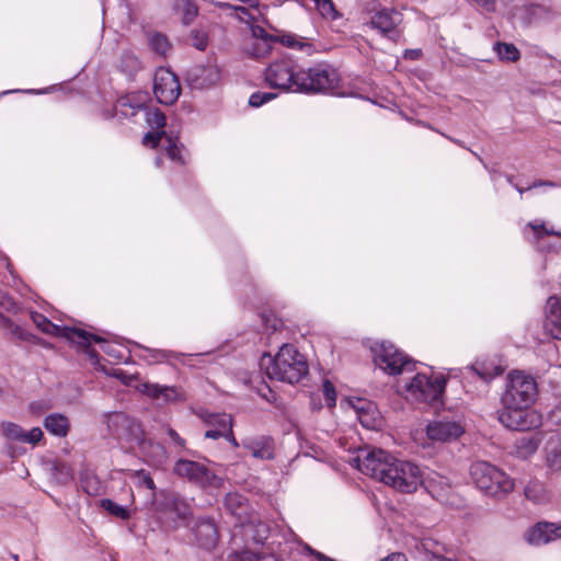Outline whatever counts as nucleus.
Segmentation results:
<instances>
[{"label":"nucleus","instance_id":"obj_12","mask_svg":"<svg viewBox=\"0 0 561 561\" xmlns=\"http://www.w3.org/2000/svg\"><path fill=\"white\" fill-rule=\"evenodd\" d=\"M499 421L513 431H531L542 424V415L530 407L502 408Z\"/></svg>","mask_w":561,"mask_h":561},{"label":"nucleus","instance_id":"obj_35","mask_svg":"<svg viewBox=\"0 0 561 561\" xmlns=\"http://www.w3.org/2000/svg\"><path fill=\"white\" fill-rule=\"evenodd\" d=\"M540 440L535 437L523 436L516 440V454L520 458H528L534 455L539 447Z\"/></svg>","mask_w":561,"mask_h":561},{"label":"nucleus","instance_id":"obj_33","mask_svg":"<svg viewBox=\"0 0 561 561\" xmlns=\"http://www.w3.org/2000/svg\"><path fill=\"white\" fill-rule=\"evenodd\" d=\"M147 355H144L142 358L147 360L148 364H158L163 362H171L172 359H179L180 357H184V354H178L172 351L164 350H156V348H147L142 347Z\"/></svg>","mask_w":561,"mask_h":561},{"label":"nucleus","instance_id":"obj_55","mask_svg":"<svg viewBox=\"0 0 561 561\" xmlns=\"http://www.w3.org/2000/svg\"><path fill=\"white\" fill-rule=\"evenodd\" d=\"M226 433H227L226 431L220 430V428H210V430L206 431L205 437L211 438V439H218L220 437H225Z\"/></svg>","mask_w":561,"mask_h":561},{"label":"nucleus","instance_id":"obj_47","mask_svg":"<svg viewBox=\"0 0 561 561\" xmlns=\"http://www.w3.org/2000/svg\"><path fill=\"white\" fill-rule=\"evenodd\" d=\"M133 478L138 486H144L151 491L156 489V484L152 478L150 477L149 472L145 470L135 471Z\"/></svg>","mask_w":561,"mask_h":561},{"label":"nucleus","instance_id":"obj_46","mask_svg":"<svg viewBox=\"0 0 561 561\" xmlns=\"http://www.w3.org/2000/svg\"><path fill=\"white\" fill-rule=\"evenodd\" d=\"M275 98L276 94L273 92H254L249 98V105L252 107H260Z\"/></svg>","mask_w":561,"mask_h":561},{"label":"nucleus","instance_id":"obj_42","mask_svg":"<svg viewBox=\"0 0 561 561\" xmlns=\"http://www.w3.org/2000/svg\"><path fill=\"white\" fill-rule=\"evenodd\" d=\"M525 496L534 503H543L548 500L547 491L540 483L528 484L525 489Z\"/></svg>","mask_w":561,"mask_h":561},{"label":"nucleus","instance_id":"obj_9","mask_svg":"<svg viewBox=\"0 0 561 561\" xmlns=\"http://www.w3.org/2000/svg\"><path fill=\"white\" fill-rule=\"evenodd\" d=\"M375 365L389 375L412 371L414 365L390 342H376L370 347Z\"/></svg>","mask_w":561,"mask_h":561},{"label":"nucleus","instance_id":"obj_50","mask_svg":"<svg viewBox=\"0 0 561 561\" xmlns=\"http://www.w3.org/2000/svg\"><path fill=\"white\" fill-rule=\"evenodd\" d=\"M528 226L534 230V232L539 237L541 234H548V236H561V232L554 231L552 229H547L545 227L543 222H539L538 220H535L533 222H529Z\"/></svg>","mask_w":561,"mask_h":561},{"label":"nucleus","instance_id":"obj_23","mask_svg":"<svg viewBox=\"0 0 561 561\" xmlns=\"http://www.w3.org/2000/svg\"><path fill=\"white\" fill-rule=\"evenodd\" d=\"M225 506L226 510L239 520V523L233 526H254V520H247L250 505L243 495L239 493H228L225 499Z\"/></svg>","mask_w":561,"mask_h":561},{"label":"nucleus","instance_id":"obj_36","mask_svg":"<svg viewBox=\"0 0 561 561\" xmlns=\"http://www.w3.org/2000/svg\"><path fill=\"white\" fill-rule=\"evenodd\" d=\"M101 507L121 520H127L131 516V510L128 506L119 505L110 499L102 500Z\"/></svg>","mask_w":561,"mask_h":561},{"label":"nucleus","instance_id":"obj_51","mask_svg":"<svg viewBox=\"0 0 561 561\" xmlns=\"http://www.w3.org/2000/svg\"><path fill=\"white\" fill-rule=\"evenodd\" d=\"M465 370H466V374H476L484 381H489L492 379L491 373H488V371L481 369L479 363H476L471 366L466 367Z\"/></svg>","mask_w":561,"mask_h":561},{"label":"nucleus","instance_id":"obj_62","mask_svg":"<svg viewBox=\"0 0 561 561\" xmlns=\"http://www.w3.org/2000/svg\"><path fill=\"white\" fill-rule=\"evenodd\" d=\"M207 526H216V523L214 520L207 522Z\"/></svg>","mask_w":561,"mask_h":561},{"label":"nucleus","instance_id":"obj_4","mask_svg":"<svg viewBox=\"0 0 561 561\" xmlns=\"http://www.w3.org/2000/svg\"><path fill=\"white\" fill-rule=\"evenodd\" d=\"M260 367L270 379L290 385L299 382L308 374L306 357L293 344H283L275 356L264 353Z\"/></svg>","mask_w":561,"mask_h":561},{"label":"nucleus","instance_id":"obj_37","mask_svg":"<svg viewBox=\"0 0 561 561\" xmlns=\"http://www.w3.org/2000/svg\"><path fill=\"white\" fill-rule=\"evenodd\" d=\"M150 48L158 55L165 57L171 50V44L168 37L161 33H150L148 35Z\"/></svg>","mask_w":561,"mask_h":561},{"label":"nucleus","instance_id":"obj_40","mask_svg":"<svg viewBox=\"0 0 561 561\" xmlns=\"http://www.w3.org/2000/svg\"><path fill=\"white\" fill-rule=\"evenodd\" d=\"M176 7L182 13V22L185 25L191 24L198 14L197 5L193 0H179Z\"/></svg>","mask_w":561,"mask_h":561},{"label":"nucleus","instance_id":"obj_1","mask_svg":"<svg viewBox=\"0 0 561 561\" xmlns=\"http://www.w3.org/2000/svg\"><path fill=\"white\" fill-rule=\"evenodd\" d=\"M267 87L284 93H333L340 76L329 65L318 64L309 68L291 57H283L268 64L264 70Z\"/></svg>","mask_w":561,"mask_h":561},{"label":"nucleus","instance_id":"obj_34","mask_svg":"<svg viewBox=\"0 0 561 561\" xmlns=\"http://www.w3.org/2000/svg\"><path fill=\"white\" fill-rule=\"evenodd\" d=\"M168 506L178 517L185 519L192 514L191 503L179 494L168 497Z\"/></svg>","mask_w":561,"mask_h":561},{"label":"nucleus","instance_id":"obj_60","mask_svg":"<svg viewBox=\"0 0 561 561\" xmlns=\"http://www.w3.org/2000/svg\"><path fill=\"white\" fill-rule=\"evenodd\" d=\"M534 526H545V527H548V526H559V525L556 524V523H550V522H537V523H535Z\"/></svg>","mask_w":561,"mask_h":561},{"label":"nucleus","instance_id":"obj_13","mask_svg":"<svg viewBox=\"0 0 561 561\" xmlns=\"http://www.w3.org/2000/svg\"><path fill=\"white\" fill-rule=\"evenodd\" d=\"M465 433L463 419L460 415H443L426 425L428 439L448 443L458 439Z\"/></svg>","mask_w":561,"mask_h":561},{"label":"nucleus","instance_id":"obj_7","mask_svg":"<svg viewBox=\"0 0 561 561\" xmlns=\"http://www.w3.org/2000/svg\"><path fill=\"white\" fill-rule=\"evenodd\" d=\"M470 478L485 495L501 497L514 490V481L503 470L488 461H476L470 467Z\"/></svg>","mask_w":561,"mask_h":561},{"label":"nucleus","instance_id":"obj_39","mask_svg":"<svg viewBox=\"0 0 561 561\" xmlns=\"http://www.w3.org/2000/svg\"><path fill=\"white\" fill-rule=\"evenodd\" d=\"M206 423L213 428H220L227 432L232 428L233 421L230 414L214 413L207 416Z\"/></svg>","mask_w":561,"mask_h":561},{"label":"nucleus","instance_id":"obj_52","mask_svg":"<svg viewBox=\"0 0 561 561\" xmlns=\"http://www.w3.org/2000/svg\"><path fill=\"white\" fill-rule=\"evenodd\" d=\"M548 419L556 425H561V400L549 411Z\"/></svg>","mask_w":561,"mask_h":561},{"label":"nucleus","instance_id":"obj_25","mask_svg":"<svg viewBox=\"0 0 561 561\" xmlns=\"http://www.w3.org/2000/svg\"><path fill=\"white\" fill-rule=\"evenodd\" d=\"M242 447L257 459L265 460L274 457V442L268 436L248 437L242 440Z\"/></svg>","mask_w":561,"mask_h":561},{"label":"nucleus","instance_id":"obj_45","mask_svg":"<svg viewBox=\"0 0 561 561\" xmlns=\"http://www.w3.org/2000/svg\"><path fill=\"white\" fill-rule=\"evenodd\" d=\"M219 7L221 9H231V10H233L234 13H236V18L239 21H241V22L250 23V21H252L254 19L253 15L250 12V9H248V8L239 7V5H232V4H229V3H220Z\"/></svg>","mask_w":561,"mask_h":561},{"label":"nucleus","instance_id":"obj_61","mask_svg":"<svg viewBox=\"0 0 561 561\" xmlns=\"http://www.w3.org/2000/svg\"><path fill=\"white\" fill-rule=\"evenodd\" d=\"M161 163H162V157H161V156H159V157H157V159H156V164H157L158 167H160V165H161Z\"/></svg>","mask_w":561,"mask_h":561},{"label":"nucleus","instance_id":"obj_43","mask_svg":"<svg viewBox=\"0 0 561 561\" xmlns=\"http://www.w3.org/2000/svg\"><path fill=\"white\" fill-rule=\"evenodd\" d=\"M546 463L552 472L561 470V447H552L548 449Z\"/></svg>","mask_w":561,"mask_h":561},{"label":"nucleus","instance_id":"obj_21","mask_svg":"<svg viewBox=\"0 0 561 561\" xmlns=\"http://www.w3.org/2000/svg\"><path fill=\"white\" fill-rule=\"evenodd\" d=\"M353 409L357 420L365 428L375 430L380 425V413L375 403L357 399L353 403Z\"/></svg>","mask_w":561,"mask_h":561},{"label":"nucleus","instance_id":"obj_17","mask_svg":"<svg viewBox=\"0 0 561 561\" xmlns=\"http://www.w3.org/2000/svg\"><path fill=\"white\" fill-rule=\"evenodd\" d=\"M0 434L9 443H21L31 446H36L44 437L41 427H33L25 431L20 424L2 421L0 423Z\"/></svg>","mask_w":561,"mask_h":561},{"label":"nucleus","instance_id":"obj_48","mask_svg":"<svg viewBox=\"0 0 561 561\" xmlns=\"http://www.w3.org/2000/svg\"><path fill=\"white\" fill-rule=\"evenodd\" d=\"M192 45L198 50H205L208 46V35L205 31L194 30L192 31Z\"/></svg>","mask_w":561,"mask_h":561},{"label":"nucleus","instance_id":"obj_16","mask_svg":"<svg viewBox=\"0 0 561 561\" xmlns=\"http://www.w3.org/2000/svg\"><path fill=\"white\" fill-rule=\"evenodd\" d=\"M31 319L34 324L46 334L64 337L77 345H87L89 343L87 331L82 329L55 324L38 312H32Z\"/></svg>","mask_w":561,"mask_h":561},{"label":"nucleus","instance_id":"obj_2","mask_svg":"<svg viewBox=\"0 0 561 561\" xmlns=\"http://www.w3.org/2000/svg\"><path fill=\"white\" fill-rule=\"evenodd\" d=\"M355 460L362 473L394 491L413 493L424 483V474L417 463L397 458L385 449H364Z\"/></svg>","mask_w":561,"mask_h":561},{"label":"nucleus","instance_id":"obj_14","mask_svg":"<svg viewBox=\"0 0 561 561\" xmlns=\"http://www.w3.org/2000/svg\"><path fill=\"white\" fill-rule=\"evenodd\" d=\"M402 14L396 9L382 8L375 11L368 25L381 36L398 42L402 34Z\"/></svg>","mask_w":561,"mask_h":561},{"label":"nucleus","instance_id":"obj_11","mask_svg":"<svg viewBox=\"0 0 561 561\" xmlns=\"http://www.w3.org/2000/svg\"><path fill=\"white\" fill-rule=\"evenodd\" d=\"M173 473L202 488H219L222 483V479L208 467L194 460L178 459L173 466Z\"/></svg>","mask_w":561,"mask_h":561},{"label":"nucleus","instance_id":"obj_32","mask_svg":"<svg viewBox=\"0 0 561 561\" xmlns=\"http://www.w3.org/2000/svg\"><path fill=\"white\" fill-rule=\"evenodd\" d=\"M493 51L504 62H515L520 58L518 48L512 43L496 42L493 44Z\"/></svg>","mask_w":561,"mask_h":561},{"label":"nucleus","instance_id":"obj_26","mask_svg":"<svg viewBox=\"0 0 561 561\" xmlns=\"http://www.w3.org/2000/svg\"><path fill=\"white\" fill-rule=\"evenodd\" d=\"M88 336H89V343L87 345H79L80 347H82L85 352V354L89 356L91 363L96 366L99 365V354L96 353V351H94L93 348H91V342H95V343H99L101 344V348L104 353H106L107 355L112 356L113 358L117 359V360H121L124 358V354H123V351L117 347L116 345L107 342L105 339L99 336V335H94V334H91V333H88Z\"/></svg>","mask_w":561,"mask_h":561},{"label":"nucleus","instance_id":"obj_59","mask_svg":"<svg viewBox=\"0 0 561 561\" xmlns=\"http://www.w3.org/2000/svg\"><path fill=\"white\" fill-rule=\"evenodd\" d=\"M225 438L233 446V447H239V443L238 440L236 439L233 433H232V428L230 431H227L226 433V436Z\"/></svg>","mask_w":561,"mask_h":561},{"label":"nucleus","instance_id":"obj_5","mask_svg":"<svg viewBox=\"0 0 561 561\" xmlns=\"http://www.w3.org/2000/svg\"><path fill=\"white\" fill-rule=\"evenodd\" d=\"M251 39L245 46V53L253 58H265L272 53L274 43H280L287 48L304 53L308 56L314 53V45L308 37L299 36L295 33L277 31L276 34H270L260 25L250 26Z\"/></svg>","mask_w":561,"mask_h":561},{"label":"nucleus","instance_id":"obj_24","mask_svg":"<svg viewBox=\"0 0 561 561\" xmlns=\"http://www.w3.org/2000/svg\"><path fill=\"white\" fill-rule=\"evenodd\" d=\"M545 327L553 339L561 340V299L557 296L547 300Z\"/></svg>","mask_w":561,"mask_h":561},{"label":"nucleus","instance_id":"obj_18","mask_svg":"<svg viewBox=\"0 0 561 561\" xmlns=\"http://www.w3.org/2000/svg\"><path fill=\"white\" fill-rule=\"evenodd\" d=\"M424 483L437 501L455 507L463 505V499L455 491L447 478L435 474L426 480L424 479Z\"/></svg>","mask_w":561,"mask_h":561},{"label":"nucleus","instance_id":"obj_56","mask_svg":"<svg viewBox=\"0 0 561 561\" xmlns=\"http://www.w3.org/2000/svg\"><path fill=\"white\" fill-rule=\"evenodd\" d=\"M422 55L421 49H407L404 51V58L411 60H417Z\"/></svg>","mask_w":561,"mask_h":561},{"label":"nucleus","instance_id":"obj_30","mask_svg":"<svg viewBox=\"0 0 561 561\" xmlns=\"http://www.w3.org/2000/svg\"><path fill=\"white\" fill-rule=\"evenodd\" d=\"M47 432L56 437H66L70 430L69 419L61 413H50L43 421Z\"/></svg>","mask_w":561,"mask_h":561},{"label":"nucleus","instance_id":"obj_6","mask_svg":"<svg viewBox=\"0 0 561 561\" xmlns=\"http://www.w3.org/2000/svg\"><path fill=\"white\" fill-rule=\"evenodd\" d=\"M446 382L447 379L442 374L416 373L405 379L400 389L410 401L436 405L442 403Z\"/></svg>","mask_w":561,"mask_h":561},{"label":"nucleus","instance_id":"obj_29","mask_svg":"<svg viewBox=\"0 0 561 561\" xmlns=\"http://www.w3.org/2000/svg\"><path fill=\"white\" fill-rule=\"evenodd\" d=\"M139 447L146 461L151 466H161L167 459L165 449L159 443L144 438L139 442Z\"/></svg>","mask_w":561,"mask_h":561},{"label":"nucleus","instance_id":"obj_15","mask_svg":"<svg viewBox=\"0 0 561 561\" xmlns=\"http://www.w3.org/2000/svg\"><path fill=\"white\" fill-rule=\"evenodd\" d=\"M153 93L159 103L172 105L181 95L178 77L171 70L160 67L153 77Z\"/></svg>","mask_w":561,"mask_h":561},{"label":"nucleus","instance_id":"obj_19","mask_svg":"<svg viewBox=\"0 0 561 561\" xmlns=\"http://www.w3.org/2000/svg\"><path fill=\"white\" fill-rule=\"evenodd\" d=\"M137 390L152 400H162L164 403H175L185 400L184 391L175 386H162L152 382H142Z\"/></svg>","mask_w":561,"mask_h":561},{"label":"nucleus","instance_id":"obj_53","mask_svg":"<svg viewBox=\"0 0 561 561\" xmlns=\"http://www.w3.org/2000/svg\"><path fill=\"white\" fill-rule=\"evenodd\" d=\"M167 434L176 447L185 449V440L173 428H168Z\"/></svg>","mask_w":561,"mask_h":561},{"label":"nucleus","instance_id":"obj_38","mask_svg":"<svg viewBox=\"0 0 561 561\" xmlns=\"http://www.w3.org/2000/svg\"><path fill=\"white\" fill-rule=\"evenodd\" d=\"M130 423V420L124 413H114L108 416L107 425L110 431L116 437H122L124 435L121 428H125Z\"/></svg>","mask_w":561,"mask_h":561},{"label":"nucleus","instance_id":"obj_8","mask_svg":"<svg viewBox=\"0 0 561 561\" xmlns=\"http://www.w3.org/2000/svg\"><path fill=\"white\" fill-rule=\"evenodd\" d=\"M537 394L538 387L534 377L522 370H513L506 376L501 397L502 408L531 407Z\"/></svg>","mask_w":561,"mask_h":561},{"label":"nucleus","instance_id":"obj_41","mask_svg":"<svg viewBox=\"0 0 561 561\" xmlns=\"http://www.w3.org/2000/svg\"><path fill=\"white\" fill-rule=\"evenodd\" d=\"M119 68L126 75L131 76L141 68V64L135 54L127 51L122 55Z\"/></svg>","mask_w":561,"mask_h":561},{"label":"nucleus","instance_id":"obj_27","mask_svg":"<svg viewBox=\"0 0 561 561\" xmlns=\"http://www.w3.org/2000/svg\"><path fill=\"white\" fill-rule=\"evenodd\" d=\"M523 12L527 23L552 22L559 16L553 7L545 3H529L524 7Z\"/></svg>","mask_w":561,"mask_h":561},{"label":"nucleus","instance_id":"obj_57","mask_svg":"<svg viewBox=\"0 0 561 561\" xmlns=\"http://www.w3.org/2000/svg\"><path fill=\"white\" fill-rule=\"evenodd\" d=\"M49 405L42 407L39 402H31L30 403V410L33 413L39 414L43 410L48 409Z\"/></svg>","mask_w":561,"mask_h":561},{"label":"nucleus","instance_id":"obj_54","mask_svg":"<svg viewBox=\"0 0 561 561\" xmlns=\"http://www.w3.org/2000/svg\"><path fill=\"white\" fill-rule=\"evenodd\" d=\"M538 186H549V187H554L556 184L551 181H538V182H535L533 183L530 186H528L527 188H520V187H517L516 186V190L523 194L525 191H528V190H531V188H536Z\"/></svg>","mask_w":561,"mask_h":561},{"label":"nucleus","instance_id":"obj_58","mask_svg":"<svg viewBox=\"0 0 561 561\" xmlns=\"http://www.w3.org/2000/svg\"><path fill=\"white\" fill-rule=\"evenodd\" d=\"M13 92H26V93L42 94V93L48 92V90L47 89H45V90H33V89H30V90H10V91L2 92V94L13 93Z\"/></svg>","mask_w":561,"mask_h":561},{"label":"nucleus","instance_id":"obj_10","mask_svg":"<svg viewBox=\"0 0 561 561\" xmlns=\"http://www.w3.org/2000/svg\"><path fill=\"white\" fill-rule=\"evenodd\" d=\"M234 530L238 531L230 533V551L226 556L214 558L213 561H256L257 553L252 552L249 548L239 550V540L251 537L254 543L262 545L267 539L270 528H234Z\"/></svg>","mask_w":561,"mask_h":561},{"label":"nucleus","instance_id":"obj_20","mask_svg":"<svg viewBox=\"0 0 561 561\" xmlns=\"http://www.w3.org/2000/svg\"><path fill=\"white\" fill-rule=\"evenodd\" d=\"M188 81L195 89H205L220 80V69L217 65L196 66L188 72Z\"/></svg>","mask_w":561,"mask_h":561},{"label":"nucleus","instance_id":"obj_31","mask_svg":"<svg viewBox=\"0 0 561 561\" xmlns=\"http://www.w3.org/2000/svg\"><path fill=\"white\" fill-rule=\"evenodd\" d=\"M80 486L89 495H99L103 491V484L95 472L89 468L80 472Z\"/></svg>","mask_w":561,"mask_h":561},{"label":"nucleus","instance_id":"obj_49","mask_svg":"<svg viewBox=\"0 0 561 561\" xmlns=\"http://www.w3.org/2000/svg\"><path fill=\"white\" fill-rule=\"evenodd\" d=\"M322 392L327 402V405L332 409L336 403V391L334 386L329 381L324 380L322 385Z\"/></svg>","mask_w":561,"mask_h":561},{"label":"nucleus","instance_id":"obj_28","mask_svg":"<svg viewBox=\"0 0 561 561\" xmlns=\"http://www.w3.org/2000/svg\"><path fill=\"white\" fill-rule=\"evenodd\" d=\"M561 538V528H527L524 534L526 542L534 547L548 545Z\"/></svg>","mask_w":561,"mask_h":561},{"label":"nucleus","instance_id":"obj_3","mask_svg":"<svg viewBox=\"0 0 561 561\" xmlns=\"http://www.w3.org/2000/svg\"><path fill=\"white\" fill-rule=\"evenodd\" d=\"M149 96L145 92H136L119 98L115 105V116L131 118L138 113H144L147 126L151 128L142 139L147 147L156 148L161 147L162 152L170 159V161L182 165L186 161V150L179 144L176 137L167 135L165 115L156 107L148 105Z\"/></svg>","mask_w":561,"mask_h":561},{"label":"nucleus","instance_id":"obj_22","mask_svg":"<svg viewBox=\"0 0 561 561\" xmlns=\"http://www.w3.org/2000/svg\"><path fill=\"white\" fill-rule=\"evenodd\" d=\"M219 537L218 528H190L188 541L203 551L213 552Z\"/></svg>","mask_w":561,"mask_h":561},{"label":"nucleus","instance_id":"obj_44","mask_svg":"<svg viewBox=\"0 0 561 561\" xmlns=\"http://www.w3.org/2000/svg\"><path fill=\"white\" fill-rule=\"evenodd\" d=\"M106 374L119 379L126 386L134 387L136 390L137 386L141 383L136 376L128 375L119 368H112L110 371H106Z\"/></svg>","mask_w":561,"mask_h":561}]
</instances>
